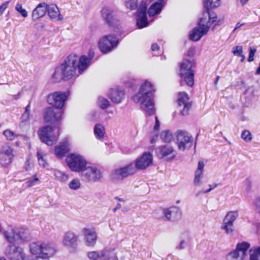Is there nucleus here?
Returning a JSON list of instances; mask_svg holds the SVG:
<instances>
[{
  "label": "nucleus",
  "mask_w": 260,
  "mask_h": 260,
  "mask_svg": "<svg viewBox=\"0 0 260 260\" xmlns=\"http://www.w3.org/2000/svg\"><path fill=\"white\" fill-rule=\"evenodd\" d=\"M154 92L152 84L146 81L141 86L138 93L133 98V101L140 103L141 108L149 115L154 114L155 111L153 98Z\"/></svg>",
  "instance_id": "1"
},
{
  "label": "nucleus",
  "mask_w": 260,
  "mask_h": 260,
  "mask_svg": "<svg viewBox=\"0 0 260 260\" xmlns=\"http://www.w3.org/2000/svg\"><path fill=\"white\" fill-rule=\"evenodd\" d=\"M77 55L71 54L64 60L60 66L56 67L52 76L55 82H59L62 80H69L74 77L78 76L79 73L76 68Z\"/></svg>",
  "instance_id": "2"
},
{
  "label": "nucleus",
  "mask_w": 260,
  "mask_h": 260,
  "mask_svg": "<svg viewBox=\"0 0 260 260\" xmlns=\"http://www.w3.org/2000/svg\"><path fill=\"white\" fill-rule=\"evenodd\" d=\"M223 20V18L218 19L215 14H210L208 12L204 13L203 17L200 19L199 25L194 28L190 33V39L194 41L200 40L203 36L207 34L211 24L215 23L213 28L214 29L216 26L220 25Z\"/></svg>",
  "instance_id": "3"
},
{
  "label": "nucleus",
  "mask_w": 260,
  "mask_h": 260,
  "mask_svg": "<svg viewBox=\"0 0 260 260\" xmlns=\"http://www.w3.org/2000/svg\"><path fill=\"white\" fill-rule=\"evenodd\" d=\"M196 64L193 59H185L180 63L179 75L186 84L192 87L194 84V69Z\"/></svg>",
  "instance_id": "4"
},
{
  "label": "nucleus",
  "mask_w": 260,
  "mask_h": 260,
  "mask_svg": "<svg viewBox=\"0 0 260 260\" xmlns=\"http://www.w3.org/2000/svg\"><path fill=\"white\" fill-rule=\"evenodd\" d=\"M54 130L55 127L51 126L40 128L38 131V135L41 141L48 145H52L56 142L58 139L60 131L57 129L55 132Z\"/></svg>",
  "instance_id": "5"
},
{
  "label": "nucleus",
  "mask_w": 260,
  "mask_h": 260,
  "mask_svg": "<svg viewBox=\"0 0 260 260\" xmlns=\"http://www.w3.org/2000/svg\"><path fill=\"white\" fill-rule=\"evenodd\" d=\"M30 253L36 256L50 257L55 253V249L49 243H33L29 245Z\"/></svg>",
  "instance_id": "6"
},
{
  "label": "nucleus",
  "mask_w": 260,
  "mask_h": 260,
  "mask_svg": "<svg viewBox=\"0 0 260 260\" xmlns=\"http://www.w3.org/2000/svg\"><path fill=\"white\" fill-rule=\"evenodd\" d=\"M66 162L71 171L82 172L87 165L86 159L79 154L72 153L67 156Z\"/></svg>",
  "instance_id": "7"
},
{
  "label": "nucleus",
  "mask_w": 260,
  "mask_h": 260,
  "mask_svg": "<svg viewBox=\"0 0 260 260\" xmlns=\"http://www.w3.org/2000/svg\"><path fill=\"white\" fill-rule=\"evenodd\" d=\"M175 137L176 143L179 150L184 151L191 147L193 138L187 132L177 130L175 133Z\"/></svg>",
  "instance_id": "8"
},
{
  "label": "nucleus",
  "mask_w": 260,
  "mask_h": 260,
  "mask_svg": "<svg viewBox=\"0 0 260 260\" xmlns=\"http://www.w3.org/2000/svg\"><path fill=\"white\" fill-rule=\"evenodd\" d=\"M119 43L118 39L114 35L103 36L99 40V47L104 53H107L115 48Z\"/></svg>",
  "instance_id": "9"
},
{
  "label": "nucleus",
  "mask_w": 260,
  "mask_h": 260,
  "mask_svg": "<svg viewBox=\"0 0 260 260\" xmlns=\"http://www.w3.org/2000/svg\"><path fill=\"white\" fill-rule=\"evenodd\" d=\"M61 244L71 252H75L78 247V236L72 231L64 233Z\"/></svg>",
  "instance_id": "10"
},
{
  "label": "nucleus",
  "mask_w": 260,
  "mask_h": 260,
  "mask_svg": "<svg viewBox=\"0 0 260 260\" xmlns=\"http://www.w3.org/2000/svg\"><path fill=\"white\" fill-rule=\"evenodd\" d=\"M16 156L14 150L8 145H4L0 150V164L7 167L13 162Z\"/></svg>",
  "instance_id": "11"
},
{
  "label": "nucleus",
  "mask_w": 260,
  "mask_h": 260,
  "mask_svg": "<svg viewBox=\"0 0 260 260\" xmlns=\"http://www.w3.org/2000/svg\"><path fill=\"white\" fill-rule=\"evenodd\" d=\"M81 175L88 181L91 182L99 181L103 177L101 171L97 167L91 166H86L82 171Z\"/></svg>",
  "instance_id": "12"
},
{
  "label": "nucleus",
  "mask_w": 260,
  "mask_h": 260,
  "mask_svg": "<svg viewBox=\"0 0 260 260\" xmlns=\"http://www.w3.org/2000/svg\"><path fill=\"white\" fill-rule=\"evenodd\" d=\"M147 1V0H142L137 11V25L139 28L145 27L148 24L146 13Z\"/></svg>",
  "instance_id": "13"
},
{
  "label": "nucleus",
  "mask_w": 260,
  "mask_h": 260,
  "mask_svg": "<svg viewBox=\"0 0 260 260\" xmlns=\"http://www.w3.org/2000/svg\"><path fill=\"white\" fill-rule=\"evenodd\" d=\"M135 173V168L133 164H131L116 169L112 171L111 177L112 179L115 181L122 180L124 178L133 175Z\"/></svg>",
  "instance_id": "14"
},
{
  "label": "nucleus",
  "mask_w": 260,
  "mask_h": 260,
  "mask_svg": "<svg viewBox=\"0 0 260 260\" xmlns=\"http://www.w3.org/2000/svg\"><path fill=\"white\" fill-rule=\"evenodd\" d=\"M5 253L10 260H26L23 249L19 246H9L6 248Z\"/></svg>",
  "instance_id": "15"
},
{
  "label": "nucleus",
  "mask_w": 260,
  "mask_h": 260,
  "mask_svg": "<svg viewBox=\"0 0 260 260\" xmlns=\"http://www.w3.org/2000/svg\"><path fill=\"white\" fill-rule=\"evenodd\" d=\"M67 98L66 93L55 92L49 95L48 102L50 105L60 110L63 106Z\"/></svg>",
  "instance_id": "16"
},
{
  "label": "nucleus",
  "mask_w": 260,
  "mask_h": 260,
  "mask_svg": "<svg viewBox=\"0 0 260 260\" xmlns=\"http://www.w3.org/2000/svg\"><path fill=\"white\" fill-rule=\"evenodd\" d=\"M102 17L105 22L112 26L119 25V21L117 18L115 11L112 8L105 7L102 11Z\"/></svg>",
  "instance_id": "17"
},
{
  "label": "nucleus",
  "mask_w": 260,
  "mask_h": 260,
  "mask_svg": "<svg viewBox=\"0 0 260 260\" xmlns=\"http://www.w3.org/2000/svg\"><path fill=\"white\" fill-rule=\"evenodd\" d=\"M153 161L152 155L149 152H145L143 155L138 158L135 161L134 167L135 168V173L137 169L143 170L150 166Z\"/></svg>",
  "instance_id": "18"
},
{
  "label": "nucleus",
  "mask_w": 260,
  "mask_h": 260,
  "mask_svg": "<svg viewBox=\"0 0 260 260\" xmlns=\"http://www.w3.org/2000/svg\"><path fill=\"white\" fill-rule=\"evenodd\" d=\"M250 247V244L246 242L238 243L236 249L228 254L229 258L237 259L240 258L243 260L246 255L247 251Z\"/></svg>",
  "instance_id": "19"
},
{
  "label": "nucleus",
  "mask_w": 260,
  "mask_h": 260,
  "mask_svg": "<svg viewBox=\"0 0 260 260\" xmlns=\"http://www.w3.org/2000/svg\"><path fill=\"white\" fill-rule=\"evenodd\" d=\"M62 112L58 109L48 107L46 109L44 113V119L47 122L55 123L62 119Z\"/></svg>",
  "instance_id": "20"
},
{
  "label": "nucleus",
  "mask_w": 260,
  "mask_h": 260,
  "mask_svg": "<svg viewBox=\"0 0 260 260\" xmlns=\"http://www.w3.org/2000/svg\"><path fill=\"white\" fill-rule=\"evenodd\" d=\"M189 100L188 95L185 92H180L178 94L177 103L179 107H183V109L180 111L182 115H187L191 108L192 103L189 102Z\"/></svg>",
  "instance_id": "21"
},
{
  "label": "nucleus",
  "mask_w": 260,
  "mask_h": 260,
  "mask_svg": "<svg viewBox=\"0 0 260 260\" xmlns=\"http://www.w3.org/2000/svg\"><path fill=\"white\" fill-rule=\"evenodd\" d=\"M164 220H175L181 218V212L178 207L172 206L162 210Z\"/></svg>",
  "instance_id": "22"
},
{
  "label": "nucleus",
  "mask_w": 260,
  "mask_h": 260,
  "mask_svg": "<svg viewBox=\"0 0 260 260\" xmlns=\"http://www.w3.org/2000/svg\"><path fill=\"white\" fill-rule=\"evenodd\" d=\"M82 232L84 236L86 245L87 246H94L97 240V234L94 229L83 228Z\"/></svg>",
  "instance_id": "23"
},
{
  "label": "nucleus",
  "mask_w": 260,
  "mask_h": 260,
  "mask_svg": "<svg viewBox=\"0 0 260 260\" xmlns=\"http://www.w3.org/2000/svg\"><path fill=\"white\" fill-rule=\"evenodd\" d=\"M150 2L152 4L147 11L148 15L151 17L159 14L165 6L164 0H150Z\"/></svg>",
  "instance_id": "24"
},
{
  "label": "nucleus",
  "mask_w": 260,
  "mask_h": 260,
  "mask_svg": "<svg viewBox=\"0 0 260 260\" xmlns=\"http://www.w3.org/2000/svg\"><path fill=\"white\" fill-rule=\"evenodd\" d=\"M160 157L165 160L173 159L176 155V152L173 148L169 145H164L159 148Z\"/></svg>",
  "instance_id": "25"
},
{
  "label": "nucleus",
  "mask_w": 260,
  "mask_h": 260,
  "mask_svg": "<svg viewBox=\"0 0 260 260\" xmlns=\"http://www.w3.org/2000/svg\"><path fill=\"white\" fill-rule=\"evenodd\" d=\"M47 9V5L45 3L39 4L34 9L31 13V17L33 21H36L40 18L43 17Z\"/></svg>",
  "instance_id": "26"
},
{
  "label": "nucleus",
  "mask_w": 260,
  "mask_h": 260,
  "mask_svg": "<svg viewBox=\"0 0 260 260\" xmlns=\"http://www.w3.org/2000/svg\"><path fill=\"white\" fill-rule=\"evenodd\" d=\"M125 93L119 88L111 89L108 93V97L114 104H119L124 99Z\"/></svg>",
  "instance_id": "27"
},
{
  "label": "nucleus",
  "mask_w": 260,
  "mask_h": 260,
  "mask_svg": "<svg viewBox=\"0 0 260 260\" xmlns=\"http://www.w3.org/2000/svg\"><path fill=\"white\" fill-rule=\"evenodd\" d=\"M47 11L50 18L54 21H60L63 18L60 14L59 8L56 5H47Z\"/></svg>",
  "instance_id": "28"
},
{
  "label": "nucleus",
  "mask_w": 260,
  "mask_h": 260,
  "mask_svg": "<svg viewBox=\"0 0 260 260\" xmlns=\"http://www.w3.org/2000/svg\"><path fill=\"white\" fill-rule=\"evenodd\" d=\"M77 60L76 68L79 74H80L89 67L91 58L85 55H82L80 57L77 56Z\"/></svg>",
  "instance_id": "29"
},
{
  "label": "nucleus",
  "mask_w": 260,
  "mask_h": 260,
  "mask_svg": "<svg viewBox=\"0 0 260 260\" xmlns=\"http://www.w3.org/2000/svg\"><path fill=\"white\" fill-rule=\"evenodd\" d=\"M3 235L8 241L12 244L14 243L16 239L22 238V236L17 233L16 229L12 226L4 231Z\"/></svg>",
  "instance_id": "30"
},
{
  "label": "nucleus",
  "mask_w": 260,
  "mask_h": 260,
  "mask_svg": "<svg viewBox=\"0 0 260 260\" xmlns=\"http://www.w3.org/2000/svg\"><path fill=\"white\" fill-rule=\"evenodd\" d=\"M87 257L91 260H98L100 258H103L104 260H109V252L107 250L91 251L87 253Z\"/></svg>",
  "instance_id": "31"
},
{
  "label": "nucleus",
  "mask_w": 260,
  "mask_h": 260,
  "mask_svg": "<svg viewBox=\"0 0 260 260\" xmlns=\"http://www.w3.org/2000/svg\"><path fill=\"white\" fill-rule=\"evenodd\" d=\"M205 164L202 160L198 162V167L194 172L193 183L196 186H200L201 184V179L203 177V172Z\"/></svg>",
  "instance_id": "32"
},
{
  "label": "nucleus",
  "mask_w": 260,
  "mask_h": 260,
  "mask_svg": "<svg viewBox=\"0 0 260 260\" xmlns=\"http://www.w3.org/2000/svg\"><path fill=\"white\" fill-rule=\"evenodd\" d=\"M69 150L70 144L68 141H65L61 143L59 146L55 147V153L57 157L61 158Z\"/></svg>",
  "instance_id": "33"
},
{
  "label": "nucleus",
  "mask_w": 260,
  "mask_h": 260,
  "mask_svg": "<svg viewBox=\"0 0 260 260\" xmlns=\"http://www.w3.org/2000/svg\"><path fill=\"white\" fill-rule=\"evenodd\" d=\"M204 7L206 9V12L211 14L209 12V10L210 8H215L218 7L220 5V0H203ZM212 14H213V13Z\"/></svg>",
  "instance_id": "34"
},
{
  "label": "nucleus",
  "mask_w": 260,
  "mask_h": 260,
  "mask_svg": "<svg viewBox=\"0 0 260 260\" xmlns=\"http://www.w3.org/2000/svg\"><path fill=\"white\" fill-rule=\"evenodd\" d=\"M46 154L42 151H38L37 152V158L39 165L43 168H45L48 166L46 159Z\"/></svg>",
  "instance_id": "35"
},
{
  "label": "nucleus",
  "mask_w": 260,
  "mask_h": 260,
  "mask_svg": "<svg viewBox=\"0 0 260 260\" xmlns=\"http://www.w3.org/2000/svg\"><path fill=\"white\" fill-rule=\"evenodd\" d=\"M94 133L98 139H102L105 135V128L101 124H96L94 126Z\"/></svg>",
  "instance_id": "36"
},
{
  "label": "nucleus",
  "mask_w": 260,
  "mask_h": 260,
  "mask_svg": "<svg viewBox=\"0 0 260 260\" xmlns=\"http://www.w3.org/2000/svg\"><path fill=\"white\" fill-rule=\"evenodd\" d=\"M239 214L237 211H231L227 213L225 215L223 221L230 222L233 223L238 217Z\"/></svg>",
  "instance_id": "37"
},
{
  "label": "nucleus",
  "mask_w": 260,
  "mask_h": 260,
  "mask_svg": "<svg viewBox=\"0 0 260 260\" xmlns=\"http://www.w3.org/2000/svg\"><path fill=\"white\" fill-rule=\"evenodd\" d=\"M124 6L127 9L131 11L138 9V0H125Z\"/></svg>",
  "instance_id": "38"
},
{
  "label": "nucleus",
  "mask_w": 260,
  "mask_h": 260,
  "mask_svg": "<svg viewBox=\"0 0 260 260\" xmlns=\"http://www.w3.org/2000/svg\"><path fill=\"white\" fill-rule=\"evenodd\" d=\"M161 140L166 143L170 142L173 139V134L170 130H164L160 134Z\"/></svg>",
  "instance_id": "39"
},
{
  "label": "nucleus",
  "mask_w": 260,
  "mask_h": 260,
  "mask_svg": "<svg viewBox=\"0 0 260 260\" xmlns=\"http://www.w3.org/2000/svg\"><path fill=\"white\" fill-rule=\"evenodd\" d=\"M97 104L102 109H106L110 107V102L104 97L100 96L98 99Z\"/></svg>",
  "instance_id": "40"
},
{
  "label": "nucleus",
  "mask_w": 260,
  "mask_h": 260,
  "mask_svg": "<svg viewBox=\"0 0 260 260\" xmlns=\"http://www.w3.org/2000/svg\"><path fill=\"white\" fill-rule=\"evenodd\" d=\"M260 256V246L250 250V260H257Z\"/></svg>",
  "instance_id": "41"
},
{
  "label": "nucleus",
  "mask_w": 260,
  "mask_h": 260,
  "mask_svg": "<svg viewBox=\"0 0 260 260\" xmlns=\"http://www.w3.org/2000/svg\"><path fill=\"white\" fill-rule=\"evenodd\" d=\"M39 181V178L36 175H35L31 178L26 179L25 183L26 184V187L29 188L35 185Z\"/></svg>",
  "instance_id": "42"
},
{
  "label": "nucleus",
  "mask_w": 260,
  "mask_h": 260,
  "mask_svg": "<svg viewBox=\"0 0 260 260\" xmlns=\"http://www.w3.org/2000/svg\"><path fill=\"white\" fill-rule=\"evenodd\" d=\"M15 9L22 17L26 18L28 16L27 11L23 8L21 4H17L15 7Z\"/></svg>",
  "instance_id": "43"
},
{
  "label": "nucleus",
  "mask_w": 260,
  "mask_h": 260,
  "mask_svg": "<svg viewBox=\"0 0 260 260\" xmlns=\"http://www.w3.org/2000/svg\"><path fill=\"white\" fill-rule=\"evenodd\" d=\"M54 175L57 179L62 182H65L69 179V176L68 175H67L64 172L59 171H55L54 173Z\"/></svg>",
  "instance_id": "44"
},
{
  "label": "nucleus",
  "mask_w": 260,
  "mask_h": 260,
  "mask_svg": "<svg viewBox=\"0 0 260 260\" xmlns=\"http://www.w3.org/2000/svg\"><path fill=\"white\" fill-rule=\"evenodd\" d=\"M4 135L6 137L8 140H13L17 137L19 136V135L14 133L10 129H6L3 133Z\"/></svg>",
  "instance_id": "45"
},
{
  "label": "nucleus",
  "mask_w": 260,
  "mask_h": 260,
  "mask_svg": "<svg viewBox=\"0 0 260 260\" xmlns=\"http://www.w3.org/2000/svg\"><path fill=\"white\" fill-rule=\"evenodd\" d=\"M81 185V182L78 179H73L69 184V187L72 190H77L79 189Z\"/></svg>",
  "instance_id": "46"
},
{
  "label": "nucleus",
  "mask_w": 260,
  "mask_h": 260,
  "mask_svg": "<svg viewBox=\"0 0 260 260\" xmlns=\"http://www.w3.org/2000/svg\"><path fill=\"white\" fill-rule=\"evenodd\" d=\"M222 228L225 231L227 234H231L233 231V223H230L229 221H223Z\"/></svg>",
  "instance_id": "47"
},
{
  "label": "nucleus",
  "mask_w": 260,
  "mask_h": 260,
  "mask_svg": "<svg viewBox=\"0 0 260 260\" xmlns=\"http://www.w3.org/2000/svg\"><path fill=\"white\" fill-rule=\"evenodd\" d=\"M34 168V164L30 159H27L24 162L21 172L29 171Z\"/></svg>",
  "instance_id": "48"
},
{
  "label": "nucleus",
  "mask_w": 260,
  "mask_h": 260,
  "mask_svg": "<svg viewBox=\"0 0 260 260\" xmlns=\"http://www.w3.org/2000/svg\"><path fill=\"white\" fill-rule=\"evenodd\" d=\"M241 138L246 142H249L252 140V135L249 131L244 130L242 133Z\"/></svg>",
  "instance_id": "49"
},
{
  "label": "nucleus",
  "mask_w": 260,
  "mask_h": 260,
  "mask_svg": "<svg viewBox=\"0 0 260 260\" xmlns=\"http://www.w3.org/2000/svg\"><path fill=\"white\" fill-rule=\"evenodd\" d=\"M29 116H30V115L26 114V113H23L22 114V115L21 116V121L20 122V124H19L20 127L24 126L25 125L26 122H27L29 121Z\"/></svg>",
  "instance_id": "50"
},
{
  "label": "nucleus",
  "mask_w": 260,
  "mask_h": 260,
  "mask_svg": "<svg viewBox=\"0 0 260 260\" xmlns=\"http://www.w3.org/2000/svg\"><path fill=\"white\" fill-rule=\"evenodd\" d=\"M232 52L235 55L239 56L242 54V47L241 46H237L234 48Z\"/></svg>",
  "instance_id": "51"
},
{
  "label": "nucleus",
  "mask_w": 260,
  "mask_h": 260,
  "mask_svg": "<svg viewBox=\"0 0 260 260\" xmlns=\"http://www.w3.org/2000/svg\"><path fill=\"white\" fill-rule=\"evenodd\" d=\"M10 1H6L0 5V16H1L5 11L7 9Z\"/></svg>",
  "instance_id": "52"
},
{
  "label": "nucleus",
  "mask_w": 260,
  "mask_h": 260,
  "mask_svg": "<svg viewBox=\"0 0 260 260\" xmlns=\"http://www.w3.org/2000/svg\"><path fill=\"white\" fill-rule=\"evenodd\" d=\"M256 51V50L255 48H250L249 49V56L248 58V61L251 62L253 61L254 58L253 57L254 56V54Z\"/></svg>",
  "instance_id": "53"
},
{
  "label": "nucleus",
  "mask_w": 260,
  "mask_h": 260,
  "mask_svg": "<svg viewBox=\"0 0 260 260\" xmlns=\"http://www.w3.org/2000/svg\"><path fill=\"white\" fill-rule=\"evenodd\" d=\"M155 125L153 127V129L155 131H158L160 127V122L158 120V117L157 116H155Z\"/></svg>",
  "instance_id": "54"
},
{
  "label": "nucleus",
  "mask_w": 260,
  "mask_h": 260,
  "mask_svg": "<svg viewBox=\"0 0 260 260\" xmlns=\"http://www.w3.org/2000/svg\"><path fill=\"white\" fill-rule=\"evenodd\" d=\"M195 52V48L193 47L189 48L187 52V55L189 56H192Z\"/></svg>",
  "instance_id": "55"
},
{
  "label": "nucleus",
  "mask_w": 260,
  "mask_h": 260,
  "mask_svg": "<svg viewBox=\"0 0 260 260\" xmlns=\"http://www.w3.org/2000/svg\"><path fill=\"white\" fill-rule=\"evenodd\" d=\"M159 47L158 45L156 43H154L151 46V50L153 51H155L159 50Z\"/></svg>",
  "instance_id": "56"
},
{
  "label": "nucleus",
  "mask_w": 260,
  "mask_h": 260,
  "mask_svg": "<svg viewBox=\"0 0 260 260\" xmlns=\"http://www.w3.org/2000/svg\"><path fill=\"white\" fill-rule=\"evenodd\" d=\"M30 106L29 104H28L25 108V112L24 113H26L30 115Z\"/></svg>",
  "instance_id": "57"
},
{
  "label": "nucleus",
  "mask_w": 260,
  "mask_h": 260,
  "mask_svg": "<svg viewBox=\"0 0 260 260\" xmlns=\"http://www.w3.org/2000/svg\"><path fill=\"white\" fill-rule=\"evenodd\" d=\"M242 6H244L246 5L249 0H238Z\"/></svg>",
  "instance_id": "58"
},
{
  "label": "nucleus",
  "mask_w": 260,
  "mask_h": 260,
  "mask_svg": "<svg viewBox=\"0 0 260 260\" xmlns=\"http://www.w3.org/2000/svg\"><path fill=\"white\" fill-rule=\"evenodd\" d=\"M121 207V204L119 203H118L116 207L113 209V211L114 212H115L117 210L120 209Z\"/></svg>",
  "instance_id": "59"
},
{
  "label": "nucleus",
  "mask_w": 260,
  "mask_h": 260,
  "mask_svg": "<svg viewBox=\"0 0 260 260\" xmlns=\"http://www.w3.org/2000/svg\"><path fill=\"white\" fill-rule=\"evenodd\" d=\"M216 186H217V185L216 184V185H214L212 187L210 188L209 189H208L207 190H205V191H204L203 192L204 193L209 192L210 191H211L213 188L216 187Z\"/></svg>",
  "instance_id": "60"
},
{
  "label": "nucleus",
  "mask_w": 260,
  "mask_h": 260,
  "mask_svg": "<svg viewBox=\"0 0 260 260\" xmlns=\"http://www.w3.org/2000/svg\"><path fill=\"white\" fill-rule=\"evenodd\" d=\"M243 25H244L243 23L241 24V23H240L239 22L237 23V24H236V27L235 28L234 31H235L236 29H237V28L240 27L241 26H242Z\"/></svg>",
  "instance_id": "61"
},
{
  "label": "nucleus",
  "mask_w": 260,
  "mask_h": 260,
  "mask_svg": "<svg viewBox=\"0 0 260 260\" xmlns=\"http://www.w3.org/2000/svg\"><path fill=\"white\" fill-rule=\"evenodd\" d=\"M184 242L183 241H181V243H180L179 248L180 249L184 248Z\"/></svg>",
  "instance_id": "62"
},
{
  "label": "nucleus",
  "mask_w": 260,
  "mask_h": 260,
  "mask_svg": "<svg viewBox=\"0 0 260 260\" xmlns=\"http://www.w3.org/2000/svg\"><path fill=\"white\" fill-rule=\"evenodd\" d=\"M13 97L15 100L18 99L20 98V93L13 95Z\"/></svg>",
  "instance_id": "63"
},
{
  "label": "nucleus",
  "mask_w": 260,
  "mask_h": 260,
  "mask_svg": "<svg viewBox=\"0 0 260 260\" xmlns=\"http://www.w3.org/2000/svg\"><path fill=\"white\" fill-rule=\"evenodd\" d=\"M115 199L118 200V201H120V202L124 201V200L122 198H120L119 197H115Z\"/></svg>",
  "instance_id": "64"
}]
</instances>
